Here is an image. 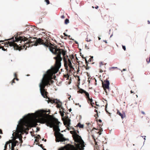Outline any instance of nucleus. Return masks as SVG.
<instances>
[{
  "label": "nucleus",
  "mask_w": 150,
  "mask_h": 150,
  "mask_svg": "<svg viewBox=\"0 0 150 150\" xmlns=\"http://www.w3.org/2000/svg\"><path fill=\"white\" fill-rule=\"evenodd\" d=\"M28 40L31 43L32 45L37 46L39 44L42 45L46 47H48L50 51L56 55L54 57L56 60L55 67L52 68L51 70H48L46 74L44 75L41 81L39 84L40 91L42 96L44 98H47L48 94L47 89H45L46 86H48L52 84L53 81L52 80V76L54 74L57 73L59 71L61 66V61L62 58L61 55L62 54L64 57V66L66 68V51L60 49L48 42V38L42 40L39 38L37 39L36 38H32L30 37Z\"/></svg>",
  "instance_id": "f257e3e1"
},
{
  "label": "nucleus",
  "mask_w": 150,
  "mask_h": 150,
  "mask_svg": "<svg viewBox=\"0 0 150 150\" xmlns=\"http://www.w3.org/2000/svg\"><path fill=\"white\" fill-rule=\"evenodd\" d=\"M50 113V110L47 111L42 110L41 111H38L35 114H34L33 118L41 117L44 119V121L46 125L50 127H53L54 131H55L54 135L56 138V141L57 142H63L66 140V139L63 137V135L60 133V131L59 128V124L60 122L56 118L53 117L52 118L48 119V117H51V115L49 114Z\"/></svg>",
  "instance_id": "f03ea898"
},
{
  "label": "nucleus",
  "mask_w": 150,
  "mask_h": 150,
  "mask_svg": "<svg viewBox=\"0 0 150 150\" xmlns=\"http://www.w3.org/2000/svg\"><path fill=\"white\" fill-rule=\"evenodd\" d=\"M70 120L68 117L66 116V129L68 130L71 129L72 128L73 130L72 131H70V133L72 134L73 137L75 142H76V146L77 147H75L73 145L70 144H66V150H83V147H85L84 142L81 139L80 136L77 134L78 131H76L72 127L70 126Z\"/></svg>",
  "instance_id": "7ed1b4c3"
},
{
  "label": "nucleus",
  "mask_w": 150,
  "mask_h": 150,
  "mask_svg": "<svg viewBox=\"0 0 150 150\" xmlns=\"http://www.w3.org/2000/svg\"><path fill=\"white\" fill-rule=\"evenodd\" d=\"M34 114H28L24 117L23 119H21L17 126L16 130L13 132V135L14 134L17 138H19L21 143L23 142L22 136L20 133H22L26 131H28L30 127V120L33 118Z\"/></svg>",
  "instance_id": "20e7f679"
},
{
  "label": "nucleus",
  "mask_w": 150,
  "mask_h": 150,
  "mask_svg": "<svg viewBox=\"0 0 150 150\" xmlns=\"http://www.w3.org/2000/svg\"><path fill=\"white\" fill-rule=\"evenodd\" d=\"M18 35H17L16 36H15V40H14V37H13L11 38L9 40H11L12 42H8L7 44V45H9L10 46H13L14 47H16L17 48L18 47V46L17 44L15 43V42H18L20 41V43L21 44H19V45H22L21 47L22 49H24L26 47L25 50H26L27 47L32 46L31 43L28 41V42H25V41L28 40V38L25 37L24 36L18 37Z\"/></svg>",
  "instance_id": "39448f33"
},
{
  "label": "nucleus",
  "mask_w": 150,
  "mask_h": 150,
  "mask_svg": "<svg viewBox=\"0 0 150 150\" xmlns=\"http://www.w3.org/2000/svg\"><path fill=\"white\" fill-rule=\"evenodd\" d=\"M49 102H50L52 104L55 103L57 104L56 107L57 108H61L59 109V112L61 116L63 118L62 119L63 120L64 125L66 126V117H63L64 115V113L65 112L64 111V109L61 107L62 103L57 99L48 98V103H49Z\"/></svg>",
  "instance_id": "423d86ee"
},
{
  "label": "nucleus",
  "mask_w": 150,
  "mask_h": 150,
  "mask_svg": "<svg viewBox=\"0 0 150 150\" xmlns=\"http://www.w3.org/2000/svg\"><path fill=\"white\" fill-rule=\"evenodd\" d=\"M74 58V56L72 54H66V71H67L68 70L67 64L71 70L74 69L71 63V62H72V59Z\"/></svg>",
  "instance_id": "0eeeda50"
},
{
  "label": "nucleus",
  "mask_w": 150,
  "mask_h": 150,
  "mask_svg": "<svg viewBox=\"0 0 150 150\" xmlns=\"http://www.w3.org/2000/svg\"><path fill=\"white\" fill-rule=\"evenodd\" d=\"M9 146L11 150H14V147L16 145V144L18 142V141L16 140V139L9 140Z\"/></svg>",
  "instance_id": "6e6552de"
},
{
  "label": "nucleus",
  "mask_w": 150,
  "mask_h": 150,
  "mask_svg": "<svg viewBox=\"0 0 150 150\" xmlns=\"http://www.w3.org/2000/svg\"><path fill=\"white\" fill-rule=\"evenodd\" d=\"M110 84L108 80L106 79L105 81H104L102 83V86L104 88L106 93H108L107 89L109 91V85Z\"/></svg>",
  "instance_id": "1a4fd4ad"
},
{
  "label": "nucleus",
  "mask_w": 150,
  "mask_h": 150,
  "mask_svg": "<svg viewBox=\"0 0 150 150\" xmlns=\"http://www.w3.org/2000/svg\"><path fill=\"white\" fill-rule=\"evenodd\" d=\"M98 125L99 126V127H98L99 128V130H98V129H96L95 128H93L92 130V131H93L94 129H95L97 131H96V132L99 135H100L101 134V132L103 131V129L101 128V126H102V125L103 124L102 123V124H98Z\"/></svg>",
  "instance_id": "9d476101"
},
{
  "label": "nucleus",
  "mask_w": 150,
  "mask_h": 150,
  "mask_svg": "<svg viewBox=\"0 0 150 150\" xmlns=\"http://www.w3.org/2000/svg\"><path fill=\"white\" fill-rule=\"evenodd\" d=\"M117 113L121 116V118L123 119L125 117V113L122 112H120L119 110H117Z\"/></svg>",
  "instance_id": "9b49d317"
},
{
  "label": "nucleus",
  "mask_w": 150,
  "mask_h": 150,
  "mask_svg": "<svg viewBox=\"0 0 150 150\" xmlns=\"http://www.w3.org/2000/svg\"><path fill=\"white\" fill-rule=\"evenodd\" d=\"M78 92H79V93H84L85 94V95L86 96H88V95H89L88 93L86 92V91H85V90H83L81 88H80L79 89V91H78Z\"/></svg>",
  "instance_id": "f8f14e48"
},
{
  "label": "nucleus",
  "mask_w": 150,
  "mask_h": 150,
  "mask_svg": "<svg viewBox=\"0 0 150 150\" xmlns=\"http://www.w3.org/2000/svg\"><path fill=\"white\" fill-rule=\"evenodd\" d=\"M66 83H68V84H70L71 83V77L69 78V76L68 74H66Z\"/></svg>",
  "instance_id": "ddd939ff"
},
{
  "label": "nucleus",
  "mask_w": 150,
  "mask_h": 150,
  "mask_svg": "<svg viewBox=\"0 0 150 150\" xmlns=\"http://www.w3.org/2000/svg\"><path fill=\"white\" fill-rule=\"evenodd\" d=\"M93 56L91 57L88 60V61H87V62H88H88H90L91 64H94V62H93Z\"/></svg>",
  "instance_id": "4468645a"
},
{
  "label": "nucleus",
  "mask_w": 150,
  "mask_h": 150,
  "mask_svg": "<svg viewBox=\"0 0 150 150\" xmlns=\"http://www.w3.org/2000/svg\"><path fill=\"white\" fill-rule=\"evenodd\" d=\"M76 127H78L79 128H83L84 125H83L81 124L80 123H79L77 125Z\"/></svg>",
  "instance_id": "2eb2a0df"
},
{
  "label": "nucleus",
  "mask_w": 150,
  "mask_h": 150,
  "mask_svg": "<svg viewBox=\"0 0 150 150\" xmlns=\"http://www.w3.org/2000/svg\"><path fill=\"white\" fill-rule=\"evenodd\" d=\"M134 89L133 90L134 91H132V90H131L130 91V92L131 93H135L137 92V88L135 86L134 87Z\"/></svg>",
  "instance_id": "dca6fc26"
},
{
  "label": "nucleus",
  "mask_w": 150,
  "mask_h": 150,
  "mask_svg": "<svg viewBox=\"0 0 150 150\" xmlns=\"http://www.w3.org/2000/svg\"><path fill=\"white\" fill-rule=\"evenodd\" d=\"M86 98L88 99V103L89 102H92L93 101V99L92 98H90L89 97V94L88 96H86Z\"/></svg>",
  "instance_id": "f3484780"
},
{
  "label": "nucleus",
  "mask_w": 150,
  "mask_h": 150,
  "mask_svg": "<svg viewBox=\"0 0 150 150\" xmlns=\"http://www.w3.org/2000/svg\"><path fill=\"white\" fill-rule=\"evenodd\" d=\"M8 144L9 145V142L8 141L6 143V144H5V145L4 149V150H6V149H7V145Z\"/></svg>",
  "instance_id": "a211bd4d"
},
{
  "label": "nucleus",
  "mask_w": 150,
  "mask_h": 150,
  "mask_svg": "<svg viewBox=\"0 0 150 150\" xmlns=\"http://www.w3.org/2000/svg\"><path fill=\"white\" fill-rule=\"evenodd\" d=\"M58 150H66V145L64 146L60 147L58 149Z\"/></svg>",
  "instance_id": "6ab92c4d"
},
{
  "label": "nucleus",
  "mask_w": 150,
  "mask_h": 150,
  "mask_svg": "<svg viewBox=\"0 0 150 150\" xmlns=\"http://www.w3.org/2000/svg\"><path fill=\"white\" fill-rule=\"evenodd\" d=\"M85 62H86V66L85 67V68L86 69H89V67L88 65V62H87V61L86 59H85Z\"/></svg>",
  "instance_id": "aec40b11"
},
{
  "label": "nucleus",
  "mask_w": 150,
  "mask_h": 150,
  "mask_svg": "<svg viewBox=\"0 0 150 150\" xmlns=\"http://www.w3.org/2000/svg\"><path fill=\"white\" fill-rule=\"evenodd\" d=\"M36 138L37 139H35V141L36 142H38V139H41L40 136L39 135H38L37 137H36Z\"/></svg>",
  "instance_id": "412c9836"
},
{
  "label": "nucleus",
  "mask_w": 150,
  "mask_h": 150,
  "mask_svg": "<svg viewBox=\"0 0 150 150\" xmlns=\"http://www.w3.org/2000/svg\"><path fill=\"white\" fill-rule=\"evenodd\" d=\"M90 103L92 107H94L95 108H97L96 107V106H93V105L94 104V103H93V101H92V102H90Z\"/></svg>",
  "instance_id": "4be33fe9"
},
{
  "label": "nucleus",
  "mask_w": 150,
  "mask_h": 150,
  "mask_svg": "<svg viewBox=\"0 0 150 150\" xmlns=\"http://www.w3.org/2000/svg\"><path fill=\"white\" fill-rule=\"evenodd\" d=\"M1 48L4 51H7V49H5V48H4L3 46H1Z\"/></svg>",
  "instance_id": "5701e85b"
},
{
  "label": "nucleus",
  "mask_w": 150,
  "mask_h": 150,
  "mask_svg": "<svg viewBox=\"0 0 150 150\" xmlns=\"http://www.w3.org/2000/svg\"><path fill=\"white\" fill-rule=\"evenodd\" d=\"M146 61L148 63H149L150 62V57H149V60H148V59H146Z\"/></svg>",
  "instance_id": "b1692460"
},
{
  "label": "nucleus",
  "mask_w": 150,
  "mask_h": 150,
  "mask_svg": "<svg viewBox=\"0 0 150 150\" xmlns=\"http://www.w3.org/2000/svg\"><path fill=\"white\" fill-rule=\"evenodd\" d=\"M45 1L46 2L47 4H50V1L49 0H45Z\"/></svg>",
  "instance_id": "393cba45"
},
{
  "label": "nucleus",
  "mask_w": 150,
  "mask_h": 150,
  "mask_svg": "<svg viewBox=\"0 0 150 150\" xmlns=\"http://www.w3.org/2000/svg\"><path fill=\"white\" fill-rule=\"evenodd\" d=\"M92 136L93 137V138L94 139V142H95V144L96 145L97 144V143L96 142V139L94 138V136L93 135H92Z\"/></svg>",
  "instance_id": "a878e982"
},
{
  "label": "nucleus",
  "mask_w": 150,
  "mask_h": 150,
  "mask_svg": "<svg viewBox=\"0 0 150 150\" xmlns=\"http://www.w3.org/2000/svg\"><path fill=\"white\" fill-rule=\"evenodd\" d=\"M117 69V67H111V68H110V69L111 70V69Z\"/></svg>",
  "instance_id": "bb28decb"
},
{
  "label": "nucleus",
  "mask_w": 150,
  "mask_h": 150,
  "mask_svg": "<svg viewBox=\"0 0 150 150\" xmlns=\"http://www.w3.org/2000/svg\"><path fill=\"white\" fill-rule=\"evenodd\" d=\"M94 111L96 112V115H97V116L98 117V111L97 110H96V109H95L94 110Z\"/></svg>",
  "instance_id": "cd10ccee"
},
{
  "label": "nucleus",
  "mask_w": 150,
  "mask_h": 150,
  "mask_svg": "<svg viewBox=\"0 0 150 150\" xmlns=\"http://www.w3.org/2000/svg\"><path fill=\"white\" fill-rule=\"evenodd\" d=\"M122 48L123 49V50L125 51L126 50L125 46L122 45Z\"/></svg>",
  "instance_id": "c85d7f7f"
},
{
  "label": "nucleus",
  "mask_w": 150,
  "mask_h": 150,
  "mask_svg": "<svg viewBox=\"0 0 150 150\" xmlns=\"http://www.w3.org/2000/svg\"><path fill=\"white\" fill-rule=\"evenodd\" d=\"M14 76L15 78H16L17 76V74L16 73H15L14 74Z\"/></svg>",
  "instance_id": "c756f323"
},
{
  "label": "nucleus",
  "mask_w": 150,
  "mask_h": 150,
  "mask_svg": "<svg viewBox=\"0 0 150 150\" xmlns=\"http://www.w3.org/2000/svg\"><path fill=\"white\" fill-rule=\"evenodd\" d=\"M15 80H14V79H13L12 80V81H11V84L12 85L13 83H15V81H14Z\"/></svg>",
  "instance_id": "7c9ffc66"
},
{
  "label": "nucleus",
  "mask_w": 150,
  "mask_h": 150,
  "mask_svg": "<svg viewBox=\"0 0 150 150\" xmlns=\"http://www.w3.org/2000/svg\"><path fill=\"white\" fill-rule=\"evenodd\" d=\"M69 23V20L68 19H66V24Z\"/></svg>",
  "instance_id": "2f4dec72"
},
{
  "label": "nucleus",
  "mask_w": 150,
  "mask_h": 150,
  "mask_svg": "<svg viewBox=\"0 0 150 150\" xmlns=\"http://www.w3.org/2000/svg\"><path fill=\"white\" fill-rule=\"evenodd\" d=\"M66 36H68L69 37V38L70 39V40H73V39H72L71 38H70V35H69L68 36V35H67V34H66Z\"/></svg>",
  "instance_id": "473e14b6"
},
{
  "label": "nucleus",
  "mask_w": 150,
  "mask_h": 150,
  "mask_svg": "<svg viewBox=\"0 0 150 150\" xmlns=\"http://www.w3.org/2000/svg\"><path fill=\"white\" fill-rule=\"evenodd\" d=\"M14 80H17V81H18V80H19L18 79V78H17V77H16V78H14Z\"/></svg>",
  "instance_id": "72a5a7b5"
},
{
  "label": "nucleus",
  "mask_w": 150,
  "mask_h": 150,
  "mask_svg": "<svg viewBox=\"0 0 150 150\" xmlns=\"http://www.w3.org/2000/svg\"><path fill=\"white\" fill-rule=\"evenodd\" d=\"M86 41H87V42H89L90 41H91V40L90 39L88 40V38H86Z\"/></svg>",
  "instance_id": "f704fd0d"
},
{
  "label": "nucleus",
  "mask_w": 150,
  "mask_h": 150,
  "mask_svg": "<svg viewBox=\"0 0 150 150\" xmlns=\"http://www.w3.org/2000/svg\"><path fill=\"white\" fill-rule=\"evenodd\" d=\"M0 133L1 134H3L2 130L1 129H0Z\"/></svg>",
  "instance_id": "c9c22d12"
},
{
  "label": "nucleus",
  "mask_w": 150,
  "mask_h": 150,
  "mask_svg": "<svg viewBox=\"0 0 150 150\" xmlns=\"http://www.w3.org/2000/svg\"><path fill=\"white\" fill-rule=\"evenodd\" d=\"M142 137L143 138H144V140H145V139H146L145 137H146V136H142Z\"/></svg>",
  "instance_id": "e433bc0d"
},
{
  "label": "nucleus",
  "mask_w": 150,
  "mask_h": 150,
  "mask_svg": "<svg viewBox=\"0 0 150 150\" xmlns=\"http://www.w3.org/2000/svg\"><path fill=\"white\" fill-rule=\"evenodd\" d=\"M141 113H142V114H143V115H145V112H144V111H141Z\"/></svg>",
  "instance_id": "4c0bfd02"
},
{
  "label": "nucleus",
  "mask_w": 150,
  "mask_h": 150,
  "mask_svg": "<svg viewBox=\"0 0 150 150\" xmlns=\"http://www.w3.org/2000/svg\"><path fill=\"white\" fill-rule=\"evenodd\" d=\"M61 17L62 18H65V16L64 15H63L61 16Z\"/></svg>",
  "instance_id": "58836bf2"
},
{
  "label": "nucleus",
  "mask_w": 150,
  "mask_h": 150,
  "mask_svg": "<svg viewBox=\"0 0 150 150\" xmlns=\"http://www.w3.org/2000/svg\"><path fill=\"white\" fill-rule=\"evenodd\" d=\"M98 121L100 122V123H101L102 122V121L100 119H99Z\"/></svg>",
  "instance_id": "ea45409f"
},
{
  "label": "nucleus",
  "mask_w": 150,
  "mask_h": 150,
  "mask_svg": "<svg viewBox=\"0 0 150 150\" xmlns=\"http://www.w3.org/2000/svg\"><path fill=\"white\" fill-rule=\"evenodd\" d=\"M95 117H96V119H97V117H98L97 116V115H96V114L95 115Z\"/></svg>",
  "instance_id": "a19ab883"
},
{
  "label": "nucleus",
  "mask_w": 150,
  "mask_h": 150,
  "mask_svg": "<svg viewBox=\"0 0 150 150\" xmlns=\"http://www.w3.org/2000/svg\"><path fill=\"white\" fill-rule=\"evenodd\" d=\"M40 146L42 148H43V145L42 144H40Z\"/></svg>",
  "instance_id": "79ce46f5"
},
{
  "label": "nucleus",
  "mask_w": 150,
  "mask_h": 150,
  "mask_svg": "<svg viewBox=\"0 0 150 150\" xmlns=\"http://www.w3.org/2000/svg\"><path fill=\"white\" fill-rule=\"evenodd\" d=\"M42 140H44L45 142H46L47 141V140L46 139H44V138H43L42 139Z\"/></svg>",
  "instance_id": "37998d69"
},
{
  "label": "nucleus",
  "mask_w": 150,
  "mask_h": 150,
  "mask_svg": "<svg viewBox=\"0 0 150 150\" xmlns=\"http://www.w3.org/2000/svg\"><path fill=\"white\" fill-rule=\"evenodd\" d=\"M98 6H96V7H95V8L96 9H98Z\"/></svg>",
  "instance_id": "c03bdc74"
},
{
  "label": "nucleus",
  "mask_w": 150,
  "mask_h": 150,
  "mask_svg": "<svg viewBox=\"0 0 150 150\" xmlns=\"http://www.w3.org/2000/svg\"><path fill=\"white\" fill-rule=\"evenodd\" d=\"M4 40H0V42H4Z\"/></svg>",
  "instance_id": "a18cd8bd"
},
{
  "label": "nucleus",
  "mask_w": 150,
  "mask_h": 150,
  "mask_svg": "<svg viewBox=\"0 0 150 150\" xmlns=\"http://www.w3.org/2000/svg\"><path fill=\"white\" fill-rule=\"evenodd\" d=\"M82 56V58H84V59H86V58H85V57H83V56Z\"/></svg>",
  "instance_id": "49530a36"
},
{
  "label": "nucleus",
  "mask_w": 150,
  "mask_h": 150,
  "mask_svg": "<svg viewBox=\"0 0 150 150\" xmlns=\"http://www.w3.org/2000/svg\"><path fill=\"white\" fill-rule=\"evenodd\" d=\"M76 105H79V107H81V105H79V103H78V104H76Z\"/></svg>",
  "instance_id": "de8ad7c7"
},
{
  "label": "nucleus",
  "mask_w": 150,
  "mask_h": 150,
  "mask_svg": "<svg viewBox=\"0 0 150 150\" xmlns=\"http://www.w3.org/2000/svg\"><path fill=\"white\" fill-rule=\"evenodd\" d=\"M148 24H150V22L149 21H148Z\"/></svg>",
  "instance_id": "09e8293b"
},
{
  "label": "nucleus",
  "mask_w": 150,
  "mask_h": 150,
  "mask_svg": "<svg viewBox=\"0 0 150 150\" xmlns=\"http://www.w3.org/2000/svg\"><path fill=\"white\" fill-rule=\"evenodd\" d=\"M96 103H97V102H96V105L97 106H99V105H98V104H96Z\"/></svg>",
  "instance_id": "8fccbe9b"
},
{
  "label": "nucleus",
  "mask_w": 150,
  "mask_h": 150,
  "mask_svg": "<svg viewBox=\"0 0 150 150\" xmlns=\"http://www.w3.org/2000/svg\"><path fill=\"white\" fill-rule=\"evenodd\" d=\"M2 34H0V37H2Z\"/></svg>",
  "instance_id": "3c124183"
},
{
  "label": "nucleus",
  "mask_w": 150,
  "mask_h": 150,
  "mask_svg": "<svg viewBox=\"0 0 150 150\" xmlns=\"http://www.w3.org/2000/svg\"><path fill=\"white\" fill-rule=\"evenodd\" d=\"M64 36H66V33H64Z\"/></svg>",
  "instance_id": "603ef678"
},
{
  "label": "nucleus",
  "mask_w": 150,
  "mask_h": 150,
  "mask_svg": "<svg viewBox=\"0 0 150 150\" xmlns=\"http://www.w3.org/2000/svg\"><path fill=\"white\" fill-rule=\"evenodd\" d=\"M126 69H123V71H126Z\"/></svg>",
  "instance_id": "864d4df0"
},
{
  "label": "nucleus",
  "mask_w": 150,
  "mask_h": 150,
  "mask_svg": "<svg viewBox=\"0 0 150 150\" xmlns=\"http://www.w3.org/2000/svg\"><path fill=\"white\" fill-rule=\"evenodd\" d=\"M71 110V109H69V111L70 112Z\"/></svg>",
  "instance_id": "5fc2aeb1"
},
{
  "label": "nucleus",
  "mask_w": 150,
  "mask_h": 150,
  "mask_svg": "<svg viewBox=\"0 0 150 150\" xmlns=\"http://www.w3.org/2000/svg\"><path fill=\"white\" fill-rule=\"evenodd\" d=\"M64 76L66 77V74H64Z\"/></svg>",
  "instance_id": "6e6d98bb"
},
{
  "label": "nucleus",
  "mask_w": 150,
  "mask_h": 150,
  "mask_svg": "<svg viewBox=\"0 0 150 150\" xmlns=\"http://www.w3.org/2000/svg\"><path fill=\"white\" fill-rule=\"evenodd\" d=\"M1 48V44H0V49Z\"/></svg>",
  "instance_id": "4d7b16f0"
},
{
  "label": "nucleus",
  "mask_w": 150,
  "mask_h": 150,
  "mask_svg": "<svg viewBox=\"0 0 150 150\" xmlns=\"http://www.w3.org/2000/svg\"><path fill=\"white\" fill-rule=\"evenodd\" d=\"M64 23L65 24H66V20H64Z\"/></svg>",
  "instance_id": "13d9d810"
},
{
  "label": "nucleus",
  "mask_w": 150,
  "mask_h": 150,
  "mask_svg": "<svg viewBox=\"0 0 150 150\" xmlns=\"http://www.w3.org/2000/svg\"><path fill=\"white\" fill-rule=\"evenodd\" d=\"M100 72H102L103 71L102 70H100Z\"/></svg>",
  "instance_id": "bf43d9fd"
},
{
  "label": "nucleus",
  "mask_w": 150,
  "mask_h": 150,
  "mask_svg": "<svg viewBox=\"0 0 150 150\" xmlns=\"http://www.w3.org/2000/svg\"><path fill=\"white\" fill-rule=\"evenodd\" d=\"M1 136L0 135V138L1 139Z\"/></svg>",
  "instance_id": "052dcab7"
},
{
  "label": "nucleus",
  "mask_w": 150,
  "mask_h": 150,
  "mask_svg": "<svg viewBox=\"0 0 150 150\" xmlns=\"http://www.w3.org/2000/svg\"><path fill=\"white\" fill-rule=\"evenodd\" d=\"M76 44H78V43H77V42H76Z\"/></svg>",
  "instance_id": "680f3d73"
},
{
  "label": "nucleus",
  "mask_w": 150,
  "mask_h": 150,
  "mask_svg": "<svg viewBox=\"0 0 150 150\" xmlns=\"http://www.w3.org/2000/svg\"><path fill=\"white\" fill-rule=\"evenodd\" d=\"M44 150H46V149H43Z\"/></svg>",
  "instance_id": "e2e57ef3"
},
{
  "label": "nucleus",
  "mask_w": 150,
  "mask_h": 150,
  "mask_svg": "<svg viewBox=\"0 0 150 150\" xmlns=\"http://www.w3.org/2000/svg\"><path fill=\"white\" fill-rule=\"evenodd\" d=\"M105 110L107 111V110H106V108H105Z\"/></svg>",
  "instance_id": "0e129e2a"
},
{
  "label": "nucleus",
  "mask_w": 150,
  "mask_h": 150,
  "mask_svg": "<svg viewBox=\"0 0 150 150\" xmlns=\"http://www.w3.org/2000/svg\"><path fill=\"white\" fill-rule=\"evenodd\" d=\"M92 7L93 8H94V7L93 6H92Z\"/></svg>",
  "instance_id": "69168bd1"
},
{
  "label": "nucleus",
  "mask_w": 150,
  "mask_h": 150,
  "mask_svg": "<svg viewBox=\"0 0 150 150\" xmlns=\"http://www.w3.org/2000/svg\"><path fill=\"white\" fill-rule=\"evenodd\" d=\"M101 63V64H102V62H100V64Z\"/></svg>",
  "instance_id": "338daca9"
},
{
  "label": "nucleus",
  "mask_w": 150,
  "mask_h": 150,
  "mask_svg": "<svg viewBox=\"0 0 150 150\" xmlns=\"http://www.w3.org/2000/svg\"><path fill=\"white\" fill-rule=\"evenodd\" d=\"M105 42L106 43H107V42H106V41H105Z\"/></svg>",
  "instance_id": "774afa93"
}]
</instances>
